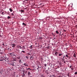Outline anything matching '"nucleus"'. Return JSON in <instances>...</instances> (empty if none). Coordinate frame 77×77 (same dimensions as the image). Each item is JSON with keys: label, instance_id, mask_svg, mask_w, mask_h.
Returning <instances> with one entry per match:
<instances>
[{"label": "nucleus", "instance_id": "obj_37", "mask_svg": "<svg viewBox=\"0 0 77 77\" xmlns=\"http://www.w3.org/2000/svg\"><path fill=\"white\" fill-rule=\"evenodd\" d=\"M49 77H54V76H50Z\"/></svg>", "mask_w": 77, "mask_h": 77}, {"label": "nucleus", "instance_id": "obj_21", "mask_svg": "<svg viewBox=\"0 0 77 77\" xmlns=\"http://www.w3.org/2000/svg\"><path fill=\"white\" fill-rule=\"evenodd\" d=\"M66 57H67V58H68V57H69L68 56V55H66Z\"/></svg>", "mask_w": 77, "mask_h": 77}, {"label": "nucleus", "instance_id": "obj_50", "mask_svg": "<svg viewBox=\"0 0 77 77\" xmlns=\"http://www.w3.org/2000/svg\"><path fill=\"white\" fill-rule=\"evenodd\" d=\"M13 13H14V11H13Z\"/></svg>", "mask_w": 77, "mask_h": 77}, {"label": "nucleus", "instance_id": "obj_24", "mask_svg": "<svg viewBox=\"0 0 77 77\" xmlns=\"http://www.w3.org/2000/svg\"><path fill=\"white\" fill-rule=\"evenodd\" d=\"M33 59V57L32 56H31L30 57V59H31V60H32V59Z\"/></svg>", "mask_w": 77, "mask_h": 77}, {"label": "nucleus", "instance_id": "obj_54", "mask_svg": "<svg viewBox=\"0 0 77 77\" xmlns=\"http://www.w3.org/2000/svg\"><path fill=\"white\" fill-rule=\"evenodd\" d=\"M61 34V32H60V34Z\"/></svg>", "mask_w": 77, "mask_h": 77}, {"label": "nucleus", "instance_id": "obj_22", "mask_svg": "<svg viewBox=\"0 0 77 77\" xmlns=\"http://www.w3.org/2000/svg\"><path fill=\"white\" fill-rule=\"evenodd\" d=\"M23 25H24V26H26V24H25L24 23H22Z\"/></svg>", "mask_w": 77, "mask_h": 77}, {"label": "nucleus", "instance_id": "obj_12", "mask_svg": "<svg viewBox=\"0 0 77 77\" xmlns=\"http://www.w3.org/2000/svg\"><path fill=\"white\" fill-rule=\"evenodd\" d=\"M58 53H57V52L56 51V52L55 53V56H57V54Z\"/></svg>", "mask_w": 77, "mask_h": 77}, {"label": "nucleus", "instance_id": "obj_40", "mask_svg": "<svg viewBox=\"0 0 77 77\" xmlns=\"http://www.w3.org/2000/svg\"><path fill=\"white\" fill-rule=\"evenodd\" d=\"M47 66V64H45V66Z\"/></svg>", "mask_w": 77, "mask_h": 77}, {"label": "nucleus", "instance_id": "obj_10", "mask_svg": "<svg viewBox=\"0 0 77 77\" xmlns=\"http://www.w3.org/2000/svg\"><path fill=\"white\" fill-rule=\"evenodd\" d=\"M28 74L29 75V76H30V74H31V73H30V72H28Z\"/></svg>", "mask_w": 77, "mask_h": 77}, {"label": "nucleus", "instance_id": "obj_48", "mask_svg": "<svg viewBox=\"0 0 77 77\" xmlns=\"http://www.w3.org/2000/svg\"><path fill=\"white\" fill-rule=\"evenodd\" d=\"M54 39H55V38H54L53 40H54Z\"/></svg>", "mask_w": 77, "mask_h": 77}, {"label": "nucleus", "instance_id": "obj_38", "mask_svg": "<svg viewBox=\"0 0 77 77\" xmlns=\"http://www.w3.org/2000/svg\"><path fill=\"white\" fill-rule=\"evenodd\" d=\"M23 64L25 65V66L26 65V63H24Z\"/></svg>", "mask_w": 77, "mask_h": 77}, {"label": "nucleus", "instance_id": "obj_46", "mask_svg": "<svg viewBox=\"0 0 77 77\" xmlns=\"http://www.w3.org/2000/svg\"><path fill=\"white\" fill-rule=\"evenodd\" d=\"M63 58H64V57H65V56H63Z\"/></svg>", "mask_w": 77, "mask_h": 77}, {"label": "nucleus", "instance_id": "obj_13", "mask_svg": "<svg viewBox=\"0 0 77 77\" xmlns=\"http://www.w3.org/2000/svg\"><path fill=\"white\" fill-rule=\"evenodd\" d=\"M10 64H11V65L12 66H15V63H10Z\"/></svg>", "mask_w": 77, "mask_h": 77}, {"label": "nucleus", "instance_id": "obj_18", "mask_svg": "<svg viewBox=\"0 0 77 77\" xmlns=\"http://www.w3.org/2000/svg\"><path fill=\"white\" fill-rule=\"evenodd\" d=\"M26 2H26V3L27 4V3H29V0H26Z\"/></svg>", "mask_w": 77, "mask_h": 77}, {"label": "nucleus", "instance_id": "obj_30", "mask_svg": "<svg viewBox=\"0 0 77 77\" xmlns=\"http://www.w3.org/2000/svg\"><path fill=\"white\" fill-rule=\"evenodd\" d=\"M71 69L72 70H74V68L72 67V68H71Z\"/></svg>", "mask_w": 77, "mask_h": 77}, {"label": "nucleus", "instance_id": "obj_3", "mask_svg": "<svg viewBox=\"0 0 77 77\" xmlns=\"http://www.w3.org/2000/svg\"><path fill=\"white\" fill-rule=\"evenodd\" d=\"M5 57L3 56V57H2V59H1L0 60V61H3V60H5Z\"/></svg>", "mask_w": 77, "mask_h": 77}, {"label": "nucleus", "instance_id": "obj_1", "mask_svg": "<svg viewBox=\"0 0 77 77\" xmlns=\"http://www.w3.org/2000/svg\"><path fill=\"white\" fill-rule=\"evenodd\" d=\"M13 62H14V61L17 62V58L15 57H14L13 58Z\"/></svg>", "mask_w": 77, "mask_h": 77}, {"label": "nucleus", "instance_id": "obj_45", "mask_svg": "<svg viewBox=\"0 0 77 77\" xmlns=\"http://www.w3.org/2000/svg\"><path fill=\"white\" fill-rule=\"evenodd\" d=\"M18 52H20V50H18Z\"/></svg>", "mask_w": 77, "mask_h": 77}, {"label": "nucleus", "instance_id": "obj_32", "mask_svg": "<svg viewBox=\"0 0 77 77\" xmlns=\"http://www.w3.org/2000/svg\"><path fill=\"white\" fill-rule=\"evenodd\" d=\"M21 12H24V11L23 10H21Z\"/></svg>", "mask_w": 77, "mask_h": 77}, {"label": "nucleus", "instance_id": "obj_19", "mask_svg": "<svg viewBox=\"0 0 77 77\" xmlns=\"http://www.w3.org/2000/svg\"><path fill=\"white\" fill-rule=\"evenodd\" d=\"M23 49L24 50L26 49V48L25 47V46H23Z\"/></svg>", "mask_w": 77, "mask_h": 77}, {"label": "nucleus", "instance_id": "obj_20", "mask_svg": "<svg viewBox=\"0 0 77 77\" xmlns=\"http://www.w3.org/2000/svg\"><path fill=\"white\" fill-rule=\"evenodd\" d=\"M73 56L74 57H76V55L75 54H74L73 55Z\"/></svg>", "mask_w": 77, "mask_h": 77}, {"label": "nucleus", "instance_id": "obj_41", "mask_svg": "<svg viewBox=\"0 0 77 77\" xmlns=\"http://www.w3.org/2000/svg\"><path fill=\"white\" fill-rule=\"evenodd\" d=\"M64 63H66V62L64 61Z\"/></svg>", "mask_w": 77, "mask_h": 77}, {"label": "nucleus", "instance_id": "obj_47", "mask_svg": "<svg viewBox=\"0 0 77 77\" xmlns=\"http://www.w3.org/2000/svg\"><path fill=\"white\" fill-rule=\"evenodd\" d=\"M25 66H27V65L26 64Z\"/></svg>", "mask_w": 77, "mask_h": 77}, {"label": "nucleus", "instance_id": "obj_7", "mask_svg": "<svg viewBox=\"0 0 77 77\" xmlns=\"http://www.w3.org/2000/svg\"><path fill=\"white\" fill-rule=\"evenodd\" d=\"M17 48H20V49H21V46L18 45L17 46Z\"/></svg>", "mask_w": 77, "mask_h": 77}, {"label": "nucleus", "instance_id": "obj_53", "mask_svg": "<svg viewBox=\"0 0 77 77\" xmlns=\"http://www.w3.org/2000/svg\"><path fill=\"white\" fill-rule=\"evenodd\" d=\"M61 35V36H62V35Z\"/></svg>", "mask_w": 77, "mask_h": 77}, {"label": "nucleus", "instance_id": "obj_33", "mask_svg": "<svg viewBox=\"0 0 77 77\" xmlns=\"http://www.w3.org/2000/svg\"><path fill=\"white\" fill-rule=\"evenodd\" d=\"M26 59H29V57H28V56H26Z\"/></svg>", "mask_w": 77, "mask_h": 77}, {"label": "nucleus", "instance_id": "obj_51", "mask_svg": "<svg viewBox=\"0 0 77 77\" xmlns=\"http://www.w3.org/2000/svg\"><path fill=\"white\" fill-rule=\"evenodd\" d=\"M0 73H1V74H2V72H0Z\"/></svg>", "mask_w": 77, "mask_h": 77}, {"label": "nucleus", "instance_id": "obj_6", "mask_svg": "<svg viewBox=\"0 0 77 77\" xmlns=\"http://www.w3.org/2000/svg\"><path fill=\"white\" fill-rule=\"evenodd\" d=\"M23 74H22V77H24V76H25V74H24L25 72H24V71H23Z\"/></svg>", "mask_w": 77, "mask_h": 77}, {"label": "nucleus", "instance_id": "obj_15", "mask_svg": "<svg viewBox=\"0 0 77 77\" xmlns=\"http://www.w3.org/2000/svg\"><path fill=\"white\" fill-rule=\"evenodd\" d=\"M33 47V46L32 45H31L30 47H29V48H31V49H32V48H33V47Z\"/></svg>", "mask_w": 77, "mask_h": 77}, {"label": "nucleus", "instance_id": "obj_52", "mask_svg": "<svg viewBox=\"0 0 77 77\" xmlns=\"http://www.w3.org/2000/svg\"><path fill=\"white\" fill-rule=\"evenodd\" d=\"M23 48V47H22V48Z\"/></svg>", "mask_w": 77, "mask_h": 77}, {"label": "nucleus", "instance_id": "obj_26", "mask_svg": "<svg viewBox=\"0 0 77 77\" xmlns=\"http://www.w3.org/2000/svg\"><path fill=\"white\" fill-rule=\"evenodd\" d=\"M39 39L40 40H41V39H42V37H40L39 38Z\"/></svg>", "mask_w": 77, "mask_h": 77}, {"label": "nucleus", "instance_id": "obj_31", "mask_svg": "<svg viewBox=\"0 0 77 77\" xmlns=\"http://www.w3.org/2000/svg\"><path fill=\"white\" fill-rule=\"evenodd\" d=\"M29 55H30V54L29 53H28L27 54V55H28V56H29Z\"/></svg>", "mask_w": 77, "mask_h": 77}, {"label": "nucleus", "instance_id": "obj_11", "mask_svg": "<svg viewBox=\"0 0 77 77\" xmlns=\"http://www.w3.org/2000/svg\"><path fill=\"white\" fill-rule=\"evenodd\" d=\"M63 55V54L59 53V56H62Z\"/></svg>", "mask_w": 77, "mask_h": 77}, {"label": "nucleus", "instance_id": "obj_8", "mask_svg": "<svg viewBox=\"0 0 77 77\" xmlns=\"http://www.w3.org/2000/svg\"><path fill=\"white\" fill-rule=\"evenodd\" d=\"M11 46H12V47H13V48H14V47H15V45L13 44L11 45Z\"/></svg>", "mask_w": 77, "mask_h": 77}, {"label": "nucleus", "instance_id": "obj_28", "mask_svg": "<svg viewBox=\"0 0 77 77\" xmlns=\"http://www.w3.org/2000/svg\"><path fill=\"white\" fill-rule=\"evenodd\" d=\"M75 75H76V74L77 75V72H75L74 73Z\"/></svg>", "mask_w": 77, "mask_h": 77}, {"label": "nucleus", "instance_id": "obj_44", "mask_svg": "<svg viewBox=\"0 0 77 77\" xmlns=\"http://www.w3.org/2000/svg\"><path fill=\"white\" fill-rule=\"evenodd\" d=\"M16 77H18V75H16Z\"/></svg>", "mask_w": 77, "mask_h": 77}, {"label": "nucleus", "instance_id": "obj_14", "mask_svg": "<svg viewBox=\"0 0 77 77\" xmlns=\"http://www.w3.org/2000/svg\"><path fill=\"white\" fill-rule=\"evenodd\" d=\"M9 10L11 12H12V11H13V10L11 8H9Z\"/></svg>", "mask_w": 77, "mask_h": 77}, {"label": "nucleus", "instance_id": "obj_43", "mask_svg": "<svg viewBox=\"0 0 77 77\" xmlns=\"http://www.w3.org/2000/svg\"><path fill=\"white\" fill-rule=\"evenodd\" d=\"M66 62H68V61L66 60Z\"/></svg>", "mask_w": 77, "mask_h": 77}, {"label": "nucleus", "instance_id": "obj_5", "mask_svg": "<svg viewBox=\"0 0 77 77\" xmlns=\"http://www.w3.org/2000/svg\"><path fill=\"white\" fill-rule=\"evenodd\" d=\"M5 61L6 62H9V58H5Z\"/></svg>", "mask_w": 77, "mask_h": 77}, {"label": "nucleus", "instance_id": "obj_29", "mask_svg": "<svg viewBox=\"0 0 77 77\" xmlns=\"http://www.w3.org/2000/svg\"><path fill=\"white\" fill-rule=\"evenodd\" d=\"M11 18V17L8 16V19H9V18Z\"/></svg>", "mask_w": 77, "mask_h": 77}, {"label": "nucleus", "instance_id": "obj_23", "mask_svg": "<svg viewBox=\"0 0 77 77\" xmlns=\"http://www.w3.org/2000/svg\"><path fill=\"white\" fill-rule=\"evenodd\" d=\"M21 53H25V51H21Z\"/></svg>", "mask_w": 77, "mask_h": 77}, {"label": "nucleus", "instance_id": "obj_27", "mask_svg": "<svg viewBox=\"0 0 77 77\" xmlns=\"http://www.w3.org/2000/svg\"><path fill=\"white\" fill-rule=\"evenodd\" d=\"M28 70H29V71H30L31 70V69L29 68H28Z\"/></svg>", "mask_w": 77, "mask_h": 77}, {"label": "nucleus", "instance_id": "obj_42", "mask_svg": "<svg viewBox=\"0 0 77 77\" xmlns=\"http://www.w3.org/2000/svg\"><path fill=\"white\" fill-rule=\"evenodd\" d=\"M0 54H3V53L1 52Z\"/></svg>", "mask_w": 77, "mask_h": 77}, {"label": "nucleus", "instance_id": "obj_16", "mask_svg": "<svg viewBox=\"0 0 77 77\" xmlns=\"http://www.w3.org/2000/svg\"><path fill=\"white\" fill-rule=\"evenodd\" d=\"M19 69L20 71H21V70H22V68H21V67H19Z\"/></svg>", "mask_w": 77, "mask_h": 77}, {"label": "nucleus", "instance_id": "obj_17", "mask_svg": "<svg viewBox=\"0 0 77 77\" xmlns=\"http://www.w3.org/2000/svg\"><path fill=\"white\" fill-rule=\"evenodd\" d=\"M56 33L57 34H59V32H58V31H57V30L56 31Z\"/></svg>", "mask_w": 77, "mask_h": 77}, {"label": "nucleus", "instance_id": "obj_36", "mask_svg": "<svg viewBox=\"0 0 77 77\" xmlns=\"http://www.w3.org/2000/svg\"><path fill=\"white\" fill-rule=\"evenodd\" d=\"M70 68H72V66H70L69 67Z\"/></svg>", "mask_w": 77, "mask_h": 77}, {"label": "nucleus", "instance_id": "obj_35", "mask_svg": "<svg viewBox=\"0 0 77 77\" xmlns=\"http://www.w3.org/2000/svg\"><path fill=\"white\" fill-rule=\"evenodd\" d=\"M2 15H4V12H2Z\"/></svg>", "mask_w": 77, "mask_h": 77}, {"label": "nucleus", "instance_id": "obj_39", "mask_svg": "<svg viewBox=\"0 0 77 77\" xmlns=\"http://www.w3.org/2000/svg\"><path fill=\"white\" fill-rule=\"evenodd\" d=\"M14 15V14L13 13H11L12 15Z\"/></svg>", "mask_w": 77, "mask_h": 77}, {"label": "nucleus", "instance_id": "obj_49", "mask_svg": "<svg viewBox=\"0 0 77 77\" xmlns=\"http://www.w3.org/2000/svg\"><path fill=\"white\" fill-rule=\"evenodd\" d=\"M3 45H4V43L3 44Z\"/></svg>", "mask_w": 77, "mask_h": 77}, {"label": "nucleus", "instance_id": "obj_4", "mask_svg": "<svg viewBox=\"0 0 77 77\" xmlns=\"http://www.w3.org/2000/svg\"><path fill=\"white\" fill-rule=\"evenodd\" d=\"M10 55L11 56H16L15 54H14V53H10Z\"/></svg>", "mask_w": 77, "mask_h": 77}, {"label": "nucleus", "instance_id": "obj_34", "mask_svg": "<svg viewBox=\"0 0 77 77\" xmlns=\"http://www.w3.org/2000/svg\"><path fill=\"white\" fill-rule=\"evenodd\" d=\"M49 47H50V46H48V47H47V48L48 49H50V48H49Z\"/></svg>", "mask_w": 77, "mask_h": 77}, {"label": "nucleus", "instance_id": "obj_25", "mask_svg": "<svg viewBox=\"0 0 77 77\" xmlns=\"http://www.w3.org/2000/svg\"><path fill=\"white\" fill-rule=\"evenodd\" d=\"M67 76H68V77H69V73H67Z\"/></svg>", "mask_w": 77, "mask_h": 77}, {"label": "nucleus", "instance_id": "obj_9", "mask_svg": "<svg viewBox=\"0 0 77 77\" xmlns=\"http://www.w3.org/2000/svg\"><path fill=\"white\" fill-rule=\"evenodd\" d=\"M11 47L8 48V51H11V50H12V49H11Z\"/></svg>", "mask_w": 77, "mask_h": 77}, {"label": "nucleus", "instance_id": "obj_2", "mask_svg": "<svg viewBox=\"0 0 77 77\" xmlns=\"http://www.w3.org/2000/svg\"><path fill=\"white\" fill-rule=\"evenodd\" d=\"M19 63H23V60L22 59H20L19 60Z\"/></svg>", "mask_w": 77, "mask_h": 77}]
</instances>
